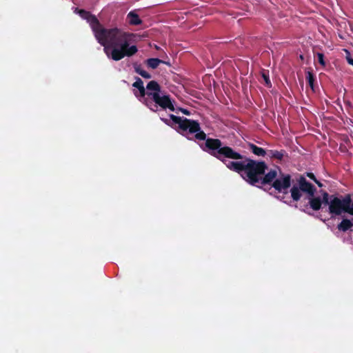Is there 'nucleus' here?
Returning <instances> with one entry per match:
<instances>
[{
	"label": "nucleus",
	"instance_id": "nucleus-11",
	"mask_svg": "<svg viewBox=\"0 0 353 353\" xmlns=\"http://www.w3.org/2000/svg\"><path fill=\"white\" fill-rule=\"evenodd\" d=\"M127 18L128 19V22L130 25L137 26L142 23V20L140 19L139 15L133 11H131L128 14Z\"/></svg>",
	"mask_w": 353,
	"mask_h": 353
},
{
	"label": "nucleus",
	"instance_id": "nucleus-13",
	"mask_svg": "<svg viewBox=\"0 0 353 353\" xmlns=\"http://www.w3.org/2000/svg\"><path fill=\"white\" fill-rule=\"evenodd\" d=\"M249 148L256 156L264 157L266 154H268L263 148L258 147L253 143L249 144Z\"/></svg>",
	"mask_w": 353,
	"mask_h": 353
},
{
	"label": "nucleus",
	"instance_id": "nucleus-6",
	"mask_svg": "<svg viewBox=\"0 0 353 353\" xmlns=\"http://www.w3.org/2000/svg\"><path fill=\"white\" fill-rule=\"evenodd\" d=\"M291 176L289 174H285L279 172L276 179L272 183V187L279 192H285L291 186Z\"/></svg>",
	"mask_w": 353,
	"mask_h": 353
},
{
	"label": "nucleus",
	"instance_id": "nucleus-5",
	"mask_svg": "<svg viewBox=\"0 0 353 353\" xmlns=\"http://www.w3.org/2000/svg\"><path fill=\"white\" fill-rule=\"evenodd\" d=\"M299 185H293L290 189L291 196L294 201L300 200L302 194L301 191L307 193L309 196H313L316 192V188L308 182L304 176H300Z\"/></svg>",
	"mask_w": 353,
	"mask_h": 353
},
{
	"label": "nucleus",
	"instance_id": "nucleus-19",
	"mask_svg": "<svg viewBox=\"0 0 353 353\" xmlns=\"http://www.w3.org/2000/svg\"><path fill=\"white\" fill-rule=\"evenodd\" d=\"M262 77H263V79L265 81V85L268 87H270L271 86V81L270 80L268 74H266L265 72H263L262 73Z\"/></svg>",
	"mask_w": 353,
	"mask_h": 353
},
{
	"label": "nucleus",
	"instance_id": "nucleus-12",
	"mask_svg": "<svg viewBox=\"0 0 353 353\" xmlns=\"http://www.w3.org/2000/svg\"><path fill=\"white\" fill-rule=\"evenodd\" d=\"M353 226L352 221L347 219H344L342 221L338 224L337 229L339 231L347 232Z\"/></svg>",
	"mask_w": 353,
	"mask_h": 353
},
{
	"label": "nucleus",
	"instance_id": "nucleus-22",
	"mask_svg": "<svg viewBox=\"0 0 353 353\" xmlns=\"http://www.w3.org/2000/svg\"><path fill=\"white\" fill-rule=\"evenodd\" d=\"M161 121L168 125H171L170 121L168 119L161 118Z\"/></svg>",
	"mask_w": 353,
	"mask_h": 353
},
{
	"label": "nucleus",
	"instance_id": "nucleus-20",
	"mask_svg": "<svg viewBox=\"0 0 353 353\" xmlns=\"http://www.w3.org/2000/svg\"><path fill=\"white\" fill-rule=\"evenodd\" d=\"M306 176L307 177H309L313 181H316V180L315 175L312 172H307Z\"/></svg>",
	"mask_w": 353,
	"mask_h": 353
},
{
	"label": "nucleus",
	"instance_id": "nucleus-9",
	"mask_svg": "<svg viewBox=\"0 0 353 353\" xmlns=\"http://www.w3.org/2000/svg\"><path fill=\"white\" fill-rule=\"evenodd\" d=\"M309 204L313 210L318 211L322 206L321 199L319 196L315 197L314 195L309 196Z\"/></svg>",
	"mask_w": 353,
	"mask_h": 353
},
{
	"label": "nucleus",
	"instance_id": "nucleus-7",
	"mask_svg": "<svg viewBox=\"0 0 353 353\" xmlns=\"http://www.w3.org/2000/svg\"><path fill=\"white\" fill-rule=\"evenodd\" d=\"M132 86L138 90H134V94L140 101L144 103V99L148 97V90L146 92L143 86V81L139 78H136V81L133 83Z\"/></svg>",
	"mask_w": 353,
	"mask_h": 353
},
{
	"label": "nucleus",
	"instance_id": "nucleus-24",
	"mask_svg": "<svg viewBox=\"0 0 353 353\" xmlns=\"http://www.w3.org/2000/svg\"><path fill=\"white\" fill-rule=\"evenodd\" d=\"M314 182L317 184V185L319 187H320V188L323 187V183H321L319 180L316 179V181H314Z\"/></svg>",
	"mask_w": 353,
	"mask_h": 353
},
{
	"label": "nucleus",
	"instance_id": "nucleus-18",
	"mask_svg": "<svg viewBox=\"0 0 353 353\" xmlns=\"http://www.w3.org/2000/svg\"><path fill=\"white\" fill-rule=\"evenodd\" d=\"M317 58H318V61L319 63L323 65V66H325V61L324 60V55L323 53H317Z\"/></svg>",
	"mask_w": 353,
	"mask_h": 353
},
{
	"label": "nucleus",
	"instance_id": "nucleus-23",
	"mask_svg": "<svg viewBox=\"0 0 353 353\" xmlns=\"http://www.w3.org/2000/svg\"><path fill=\"white\" fill-rule=\"evenodd\" d=\"M347 63L352 65H353V58H352L350 56H347Z\"/></svg>",
	"mask_w": 353,
	"mask_h": 353
},
{
	"label": "nucleus",
	"instance_id": "nucleus-10",
	"mask_svg": "<svg viewBox=\"0 0 353 353\" xmlns=\"http://www.w3.org/2000/svg\"><path fill=\"white\" fill-rule=\"evenodd\" d=\"M287 154L284 150H270L268 151V155L271 159H275L279 161H282L283 157Z\"/></svg>",
	"mask_w": 353,
	"mask_h": 353
},
{
	"label": "nucleus",
	"instance_id": "nucleus-21",
	"mask_svg": "<svg viewBox=\"0 0 353 353\" xmlns=\"http://www.w3.org/2000/svg\"><path fill=\"white\" fill-rule=\"evenodd\" d=\"M179 111H181L183 114H185V115H190V112L187 109H185V108H179Z\"/></svg>",
	"mask_w": 353,
	"mask_h": 353
},
{
	"label": "nucleus",
	"instance_id": "nucleus-14",
	"mask_svg": "<svg viewBox=\"0 0 353 353\" xmlns=\"http://www.w3.org/2000/svg\"><path fill=\"white\" fill-rule=\"evenodd\" d=\"M146 64L148 68L156 69L161 63H164L163 61L158 58H150L146 60Z\"/></svg>",
	"mask_w": 353,
	"mask_h": 353
},
{
	"label": "nucleus",
	"instance_id": "nucleus-17",
	"mask_svg": "<svg viewBox=\"0 0 353 353\" xmlns=\"http://www.w3.org/2000/svg\"><path fill=\"white\" fill-rule=\"evenodd\" d=\"M330 199H331V195H330L327 192H323L322 194V204L324 203L325 205H328V207L330 205Z\"/></svg>",
	"mask_w": 353,
	"mask_h": 353
},
{
	"label": "nucleus",
	"instance_id": "nucleus-1",
	"mask_svg": "<svg viewBox=\"0 0 353 353\" xmlns=\"http://www.w3.org/2000/svg\"><path fill=\"white\" fill-rule=\"evenodd\" d=\"M170 119L179 125L182 132L195 134L196 139L205 141L204 145H201L202 150L223 163L230 170L239 174L249 184L257 185L268 170V165L264 161H258L241 155L229 146L223 145L219 139L206 138V134L201 130L197 121L181 118L174 114H170Z\"/></svg>",
	"mask_w": 353,
	"mask_h": 353
},
{
	"label": "nucleus",
	"instance_id": "nucleus-8",
	"mask_svg": "<svg viewBox=\"0 0 353 353\" xmlns=\"http://www.w3.org/2000/svg\"><path fill=\"white\" fill-rule=\"evenodd\" d=\"M278 176V173L276 170L271 169L268 173H265L263 176H261V181L259 183L261 185H272V183L276 179Z\"/></svg>",
	"mask_w": 353,
	"mask_h": 353
},
{
	"label": "nucleus",
	"instance_id": "nucleus-2",
	"mask_svg": "<svg viewBox=\"0 0 353 353\" xmlns=\"http://www.w3.org/2000/svg\"><path fill=\"white\" fill-rule=\"evenodd\" d=\"M75 12L89 23L96 39L103 46L104 52L109 59L117 61L137 52V47L130 45L133 34L117 28H104L94 15L83 9L76 8Z\"/></svg>",
	"mask_w": 353,
	"mask_h": 353
},
{
	"label": "nucleus",
	"instance_id": "nucleus-16",
	"mask_svg": "<svg viewBox=\"0 0 353 353\" xmlns=\"http://www.w3.org/2000/svg\"><path fill=\"white\" fill-rule=\"evenodd\" d=\"M306 80L308 82V84L310 87L313 90L314 89V85L315 81V76L311 71H307L306 72Z\"/></svg>",
	"mask_w": 353,
	"mask_h": 353
},
{
	"label": "nucleus",
	"instance_id": "nucleus-15",
	"mask_svg": "<svg viewBox=\"0 0 353 353\" xmlns=\"http://www.w3.org/2000/svg\"><path fill=\"white\" fill-rule=\"evenodd\" d=\"M134 71L139 74V75H141L142 77L145 78V79H150L152 77V76L146 71H145L141 65H139V64H134Z\"/></svg>",
	"mask_w": 353,
	"mask_h": 353
},
{
	"label": "nucleus",
	"instance_id": "nucleus-3",
	"mask_svg": "<svg viewBox=\"0 0 353 353\" xmlns=\"http://www.w3.org/2000/svg\"><path fill=\"white\" fill-rule=\"evenodd\" d=\"M146 89L148 90V94L147 99H144V104L152 111L157 112L158 106L163 110L174 111L170 95L161 92V86L156 81H150L147 84Z\"/></svg>",
	"mask_w": 353,
	"mask_h": 353
},
{
	"label": "nucleus",
	"instance_id": "nucleus-25",
	"mask_svg": "<svg viewBox=\"0 0 353 353\" xmlns=\"http://www.w3.org/2000/svg\"><path fill=\"white\" fill-rule=\"evenodd\" d=\"M351 30H352V31H353V27L352 28V29H351Z\"/></svg>",
	"mask_w": 353,
	"mask_h": 353
},
{
	"label": "nucleus",
	"instance_id": "nucleus-4",
	"mask_svg": "<svg viewBox=\"0 0 353 353\" xmlns=\"http://www.w3.org/2000/svg\"><path fill=\"white\" fill-rule=\"evenodd\" d=\"M328 211L332 216L341 215L343 212L353 215V201L351 195L346 194L340 197L331 195Z\"/></svg>",
	"mask_w": 353,
	"mask_h": 353
}]
</instances>
